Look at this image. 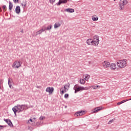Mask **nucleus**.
Masks as SVG:
<instances>
[{"label":"nucleus","mask_w":131,"mask_h":131,"mask_svg":"<svg viewBox=\"0 0 131 131\" xmlns=\"http://www.w3.org/2000/svg\"><path fill=\"white\" fill-rule=\"evenodd\" d=\"M85 82V81H84V79H80V83H81V84H84Z\"/></svg>","instance_id":"obj_24"},{"label":"nucleus","mask_w":131,"mask_h":131,"mask_svg":"<svg viewBox=\"0 0 131 131\" xmlns=\"http://www.w3.org/2000/svg\"><path fill=\"white\" fill-rule=\"evenodd\" d=\"M8 84H9V87L10 88V89H12V87L11 86V81H10V79H9V80H8Z\"/></svg>","instance_id":"obj_30"},{"label":"nucleus","mask_w":131,"mask_h":131,"mask_svg":"<svg viewBox=\"0 0 131 131\" xmlns=\"http://www.w3.org/2000/svg\"><path fill=\"white\" fill-rule=\"evenodd\" d=\"M33 122V120H32V119H30L29 121H28V123H30V122Z\"/></svg>","instance_id":"obj_39"},{"label":"nucleus","mask_w":131,"mask_h":131,"mask_svg":"<svg viewBox=\"0 0 131 131\" xmlns=\"http://www.w3.org/2000/svg\"><path fill=\"white\" fill-rule=\"evenodd\" d=\"M101 65L104 68H108V67H110V62L107 61H105L102 63Z\"/></svg>","instance_id":"obj_10"},{"label":"nucleus","mask_w":131,"mask_h":131,"mask_svg":"<svg viewBox=\"0 0 131 131\" xmlns=\"http://www.w3.org/2000/svg\"><path fill=\"white\" fill-rule=\"evenodd\" d=\"M3 127H4V126L0 125V129H3Z\"/></svg>","instance_id":"obj_41"},{"label":"nucleus","mask_w":131,"mask_h":131,"mask_svg":"<svg viewBox=\"0 0 131 131\" xmlns=\"http://www.w3.org/2000/svg\"><path fill=\"white\" fill-rule=\"evenodd\" d=\"M128 2H127V0H120L119 3V9L120 11H122L123 9H124V6L126 5H127Z\"/></svg>","instance_id":"obj_3"},{"label":"nucleus","mask_w":131,"mask_h":131,"mask_svg":"<svg viewBox=\"0 0 131 131\" xmlns=\"http://www.w3.org/2000/svg\"><path fill=\"white\" fill-rule=\"evenodd\" d=\"M64 12H68V13H73L74 12V9L71 8H68L64 10Z\"/></svg>","instance_id":"obj_18"},{"label":"nucleus","mask_w":131,"mask_h":131,"mask_svg":"<svg viewBox=\"0 0 131 131\" xmlns=\"http://www.w3.org/2000/svg\"><path fill=\"white\" fill-rule=\"evenodd\" d=\"M3 82H4V80H0V90L2 88V86H1L2 83H3Z\"/></svg>","instance_id":"obj_31"},{"label":"nucleus","mask_w":131,"mask_h":131,"mask_svg":"<svg viewBox=\"0 0 131 131\" xmlns=\"http://www.w3.org/2000/svg\"><path fill=\"white\" fill-rule=\"evenodd\" d=\"M3 9L4 11H6V10H7V6L6 5H4L3 6Z\"/></svg>","instance_id":"obj_35"},{"label":"nucleus","mask_w":131,"mask_h":131,"mask_svg":"<svg viewBox=\"0 0 131 131\" xmlns=\"http://www.w3.org/2000/svg\"><path fill=\"white\" fill-rule=\"evenodd\" d=\"M56 2V0H49V2L50 3V4H54V2Z\"/></svg>","instance_id":"obj_29"},{"label":"nucleus","mask_w":131,"mask_h":131,"mask_svg":"<svg viewBox=\"0 0 131 131\" xmlns=\"http://www.w3.org/2000/svg\"><path fill=\"white\" fill-rule=\"evenodd\" d=\"M129 100H131V98H130V99H129Z\"/></svg>","instance_id":"obj_45"},{"label":"nucleus","mask_w":131,"mask_h":131,"mask_svg":"<svg viewBox=\"0 0 131 131\" xmlns=\"http://www.w3.org/2000/svg\"><path fill=\"white\" fill-rule=\"evenodd\" d=\"M21 5L24 7V9H25V7H26V5H27V2L26 1H24Z\"/></svg>","instance_id":"obj_21"},{"label":"nucleus","mask_w":131,"mask_h":131,"mask_svg":"<svg viewBox=\"0 0 131 131\" xmlns=\"http://www.w3.org/2000/svg\"><path fill=\"white\" fill-rule=\"evenodd\" d=\"M13 2L15 4H17V3H19V0H13Z\"/></svg>","instance_id":"obj_38"},{"label":"nucleus","mask_w":131,"mask_h":131,"mask_svg":"<svg viewBox=\"0 0 131 131\" xmlns=\"http://www.w3.org/2000/svg\"><path fill=\"white\" fill-rule=\"evenodd\" d=\"M20 11L21 9L20 6H17L15 8V13H16V14H19Z\"/></svg>","instance_id":"obj_19"},{"label":"nucleus","mask_w":131,"mask_h":131,"mask_svg":"<svg viewBox=\"0 0 131 131\" xmlns=\"http://www.w3.org/2000/svg\"><path fill=\"white\" fill-rule=\"evenodd\" d=\"M67 3V0H59L58 3L56 4L57 6H60L61 4H66Z\"/></svg>","instance_id":"obj_15"},{"label":"nucleus","mask_w":131,"mask_h":131,"mask_svg":"<svg viewBox=\"0 0 131 131\" xmlns=\"http://www.w3.org/2000/svg\"><path fill=\"white\" fill-rule=\"evenodd\" d=\"M86 43L89 45L90 46H94V40L93 39H88L86 40Z\"/></svg>","instance_id":"obj_13"},{"label":"nucleus","mask_w":131,"mask_h":131,"mask_svg":"<svg viewBox=\"0 0 131 131\" xmlns=\"http://www.w3.org/2000/svg\"><path fill=\"white\" fill-rule=\"evenodd\" d=\"M117 64L120 68H124L126 66V59L119 60L117 62Z\"/></svg>","instance_id":"obj_4"},{"label":"nucleus","mask_w":131,"mask_h":131,"mask_svg":"<svg viewBox=\"0 0 131 131\" xmlns=\"http://www.w3.org/2000/svg\"><path fill=\"white\" fill-rule=\"evenodd\" d=\"M110 68H111V69L112 70H115V69H116V64L114 63H112L110 66Z\"/></svg>","instance_id":"obj_16"},{"label":"nucleus","mask_w":131,"mask_h":131,"mask_svg":"<svg viewBox=\"0 0 131 131\" xmlns=\"http://www.w3.org/2000/svg\"><path fill=\"white\" fill-rule=\"evenodd\" d=\"M66 90L67 89L65 88V86L62 87L60 90L61 95H63V94H65V93L67 92Z\"/></svg>","instance_id":"obj_14"},{"label":"nucleus","mask_w":131,"mask_h":131,"mask_svg":"<svg viewBox=\"0 0 131 131\" xmlns=\"http://www.w3.org/2000/svg\"><path fill=\"white\" fill-rule=\"evenodd\" d=\"M83 77L84 79H85V80H88V79H90V75H83Z\"/></svg>","instance_id":"obj_23"},{"label":"nucleus","mask_w":131,"mask_h":131,"mask_svg":"<svg viewBox=\"0 0 131 131\" xmlns=\"http://www.w3.org/2000/svg\"><path fill=\"white\" fill-rule=\"evenodd\" d=\"M62 23H63V20H59L55 23L54 25V28L55 29H57V28H59L60 26L62 25Z\"/></svg>","instance_id":"obj_8"},{"label":"nucleus","mask_w":131,"mask_h":131,"mask_svg":"<svg viewBox=\"0 0 131 131\" xmlns=\"http://www.w3.org/2000/svg\"><path fill=\"white\" fill-rule=\"evenodd\" d=\"M33 119H35V118H33Z\"/></svg>","instance_id":"obj_43"},{"label":"nucleus","mask_w":131,"mask_h":131,"mask_svg":"<svg viewBox=\"0 0 131 131\" xmlns=\"http://www.w3.org/2000/svg\"><path fill=\"white\" fill-rule=\"evenodd\" d=\"M121 104H123V103H122V101H121V102H118V103H117V105H121Z\"/></svg>","instance_id":"obj_40"},{"label":"nucleus","mask_w":131,"mask_h":131,"mask_svg":"<svg viewBox=\"0 0 131 131\" xmlns=\"http://www.w3.org/2000/svg\"><path fill=\"white\" fill-rule=\"evenodd\" d=\"M73 89L75 91V94H76V93H77V92H79V91H82L85 90L83 87L80 86L79 85H77V84H76L74 86Z\"/></svg>","instance_id":"obj_6"},{"label":"nucleus","mask_w":131,"mask_h":131,"mask_svg":"<svg viewBox=\"0 0 131 131\" xmlns=\"http://www.w3.org/2000/svg\"><path fill=\"white\" fill-rule=\"evenodd\" d=\"M68 97H69V94H66L64 95V98H65L66 99H68Z\"/></svg>","instance_id":"obj_33"},{"label":"nucleus","mask_w":131,"mask_h":131,"mask_svg":"<svg viewBox=\"0 0 131 131\" xmlns=\"http://www.w3.org/2000/svg\"><path fill=\"white\" fill-rule=\"evenodd\" d=\"M4 121H5L10 127H13V123H12V121H11L10 119H4Z\"/></svg>","instance_id":"obj_11"},{"label":"nucleus","mask_w":131,"mask_h":131,"mask_svg":"<svg viewBox=\"0 0 131 131\" xmlns=\"http://www.w3.org/2000/svg\"><path fill=\"white\" fill-rule=\"evenodd\" d=\"M20 32H21L22 33H23V32H24L23 30H22L21 31H20Z\"/></svg>","instance_id":"obj_42"},{"label":"nucleus","mask_w":131,"mask_h":131,"mask_svg":"<svg viewBox=\"0 0 131 131\" xmlns=\"http://www.w3.org/2000/svg\"><path fill=\"white\" fill-rule=\"evenodd\" d=\"M127 101H130V100L129 99L123 100L121 102L123 104V103H125V102H127Z\"/></svg>","instance_id":"obj_32"},{"label":"nucleus","mask_w":131,"mask_h":131,"mask_svg":"<svg viewBox=\"0 0 131 131\" xmlns=\"http://www.w3.org/2000/svg\"><path fill=\"white\" fill-rule=\"evenodd\" d=\"M47 29V27L46 26H42L41 29L36 32V34L35 35H33V36H36L39 34H41V33L44 32V31H46V30Z\"/></svg>","instance_id":"obj_7"},{"label":"nucleus","mask_w":131,"mask_h":131,"mask_svg":"<svg viewBox=\"0 0 131 131\" xmlns=\"http://www.w3.org/2000/svg\"><path fill=\"white\" fill-rule=\"evenodd\" d=\"M101 110H102V107L101 106L96 107L94 108L93 113H97V112H99V111H101Z\"/></svg>","instance_id":"obj_17"},{"label":"nucleus","mask_w":131,"mask_h":131,"mask_svg":"<svg viewBox=\"0 0 131 131\" xmlns=\"http://www.w3.org/2000/svg\"><path fill=\"white\" fill-rule=\"evenodd\" d=\"M94 90H97V89H100V85H95L94 86Z\"/></svg>","instance_id":"obj_27"},{"label":"nucleus","mask_w":131,"mask_h":131,"mask_svg":"<svg viewBox=\"0 0 131 131\" xmlns=\"http://www.w3.org/2000/svg\"><path fill=\"white\" fill-rule=\"evenodd\" d=\"M52 27H53V26L52 25H49L47 28H46V30H51L52 29Z\"/></svg>","instance_id":"obj_25"},{"label":"nucleus","mask_w":131,"mask_h":131,"mask_svg":"<svg viewBox=\"0 0 131 131\" xmlns=\"http://www.w3.org/2000/svg\"><path fill=\"white\" fill-rule=\"evenodd\" d=\"M46 92H47V93H49V94H52L53 92H54V88L48 87L46 90Z\"/></svg>","instance_id":"obj_12"},{"label":"nucleus","mask_w":131,"mask_h":131,"mask_svg":"<svg viewBox=\"0 0 131 131\" xmlns=\"http://www.w3.org/2000/svg\"><path fill=\"white\" fill-rule=\"evenodd\" d=\"M9 8L10 11L13 9V4L10 1L9 2Z\"/></svg>","instance_id":"obj_22"},{"label":"nucleus","mask_w":131,"mask_h":131,"mask_svg":"<svg viewBox=\"0 0 131 131\" xmlns=\"http://www.w3.org/2000/svg\"><path fill=\"white\" fill-rule=\"evenodd\" d=\"M26 107H27V105H19L17 104L16 106H15L12 108V111H13L14 114H15V116L17 115L16 113L18 112L20 113V112H22L24 109H25Z\"/></svg>","instance_id":"obj_1"},{"label":"nucleus","mask_w":131,"mask_h":131,"mask_svg":"<svg viewBox=\"0 0 131 131\" xmlns=\"http://www.w3.org/2000/svg\"><path fill=\"white\" fill-rule=\"evenodd\" d=\"M69 85H70V84H69V83L66 84L64 86H65V88L66 89V88H69Z\"/></svg>","instance_id":"obj_37"},{"label":"nucleus","mask_w":131,"mask_h":131,"mask_svg":"<svg viewBox=\"0 0 131 131\" xmlns=\"http://www.w3.org/2000/svg\"><path fill=\"white\" fill-rule=\"evenodd\" d=\"M113 121H114V119H113L111 120L108 122V124H111V123H112V122H113Z\"/></svg>","instance_id":"obj_34"},{"label":"nucleus","mask_w":131,"mask_h":131,"mask_svg":"<svg viewBox=\"0 0 131 131\" xmlns=\"http://www.w3.org/2000/svg\"><path fill=\"white\" fill-rule=\"evenodd\" d=\"M21 62L19 61H15L13 64H12V67L13 68H19V67H20L21 66Z\"/></svg>","instance_id":"obj_9"},{"label":"nucleus","mask_w":131,"mask_h":131,"mask_svg":"<svg viewBox=\"0 0 131 131\" xmlns=\"http://www.w3.org/2000/svg\"><path fill=\"white\" fill-rule=\"evenodd\" d=\"M114 2H115L116 0H114Z\"/></svg>","instance_id":"obj_44"},{"label":"nucleus","mask_w":131,"mask_h":131,"mask_svg":"<svg viewBox=\"0 0 131 131\" xmlns=\"http://www.w3.org/2000/svg\"><path fill=\"white\" fill-rule=\"evenodd\" d=\"M99 42L100 40L99 39V36H94L93 40V46H94V47H97V46L99 45Z\"/></svg>","instance_id":"obj_5"},{"label":"nucleus","mask_w":131,"mask_h":131,"mask_svg":"<svg viewBox=\"0 0 131 131\" xmlns=\"http://www.w3.org/2000/svg\"><path fill=\"white\" fill-rule=\"evenodd\" d=\"M79 113L80 116H81L83 115V114L84 113V111H81L79 112Z\"/></svg>","instance_id":"obj_26"},{"label":"nucleus","mask_w":131,"mask_h":131,"mask_svg":"<svg viewBox=\"0 0 131 131\" xmlns=\"http://www.w3.org/2000/svg\"><path fill=\"white\" fill-rule=\"evenodd\" d=\"M46 117L43 116H41L39 118V120H43Z\"/></svg>","instance_id":"obj_28"},{"label":"nucleus","mask_w":131,"mask_h":131,"mask_svg":"<svg viewBox=\"0 0 131 131\" xmlns=\"http://www.w3.org/2000/svg\"><path fill=\"white\" fill-rule=\"evenodd\" d=\"M128 2H127V0H120L119 3V9L120 11H122L123 9H124V6L126 5H127Z\"/></svg>","instance_id":"obj_2"},{"label":"nucleus","mask_w":131,"mask_h":131,"mask_svg":"<svg viewBox=\"0 0 131 131\" xmlns=\"http://www.w3.org/2000/svg\"><path fill=\"white\" fill-rule=\"evenodd\" d=\"M92 19L93 21H98V20H99V17H98V16H97V15H94L92 16Z\"/></svg>","instance_id":"obj_20"},{"label":"nucleus","mask_w":131,"mask_h":131,"mask_svg":"<svg viewBox=\"0 0 131 131\" xmlns=\"http://www.w3.org/2000/svg\"><path fill=\"white\" fill-rule=\"evenodd\" d=\"M75 115V116H80V115H79V112H76Z\"/></svg>","instance_id":"obj_36"}]
</instances>
